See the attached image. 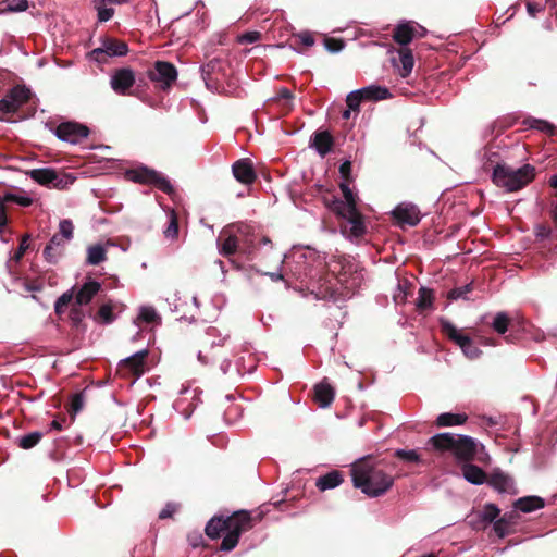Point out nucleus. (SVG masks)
<instances>
[{
	"mask_svg": "<svg viewBox=\"0 0 557 557\" xmlns=\"http://www.w3.org/2000/svg\"><path fill=\"white\" fill-rule=\"evenodd\" d=\"M327 268L329 274L335 280V283L326 277H320L317 283H311L312 293L317 297L337 300L339 297H350L360 287L362 273L349 260L345 258L333 260Z\"/></svg>",
	"mask_w": 557,
	"mask_h": 557,
	"instance_id": "nucleus-1",
	"label": "nucleus"
},
{
	"mask_svg": "<svg viewBox=\"0 0 557 557\" xmlns=\"http://www.w3.org/2000/svg\"><path fill=\"white\" fill-rule=\"evenodd\" d=\"M262 518L263 512L258 510H238L226 518L214 516L207 523L205 532L212 540L219 539L222 532H226L221 542L220 549L231 552L237 546L240 535L251 530Z\"/></svg>",
	"mask_w": 557,
	"mask_h": 557,
	"instance_id": "nucleus-2",
	"label": "nucleus"
},
{
	"mask_svg": "<svg viewBox=\"0 0 557 557\" xmlns=\"http://www.w3.org/2000/svg\"><path fill=\"white\" fill-rule=\"evenodd\" d=\"M351 476L354 486L370 497L385 494L394 484V478L385 473L370 457L352 465Z\"/></svg>",
	"mask_w": 557,
	"mask_h": 557,
	"instance_id": "nucleus-3",
	"label": "nucleus"
},
{
	"mask_svg": "<svg viewBox=\"0 0 557 557\" xmlns=\"http://www.w3.org/2000/svg\"><path fill=\"white\" fill-rule=\"evenodd\" d=\"M428 444L441 454L451 453L458 461L463 463L473 461L478 453L476 441L468 435L440 433L432 436Z\"/></svg>",
	"mask_w": 557,
	"mask_h": 557,
	"instance_id": "nucleus-4",
	"label": "nucleus"
},
{
	"mask_svg": "<svg viewBox=\"0 0 557 557\" xmlns=\"http://www.w3.org/2000/svg\"><path fill=\"white\" fill-rule=\"evenodd\" d=\"M323 205L337 218L343 219L341 224L342 233L350 239H359L367 232L364 216L356 206L344 207L342 199L336 196L329 198L323 196Z\"/></svg>",
	"mask_w": 557,
	"mask_h": 557,
	"instance_id": "nucleus-5",
	"label": "nucleus"
},
{
	"mask_svg": "<svg viewBox=\"0 0 557 557\" xmlns=\"http://www.w3.org/2000/svg\"><path fill=\"white\" fill-rule=\"evenodd\" d=\"M535 178V168L531 164H524L519 169H513L507 164H497L494 168L492 181L508 193L522 189Z\"/></svg>",
	"mask_w": 557,
	"mask_h": 557,
	"instance_id": "nucleus-6",
	"label": "nucleus"
},
{
	"mask_svg": "<svg viewBox=\"0 0 557 557\" xmlns=\"http://www.w3.org/2000/svg\"><path fill=\"white\" fill-rule=\"evenodd\" d=\"M101 284L94 280H88L77 289L76 286H73L55 300V314L61 317L72 301H75L78 306L90 304L94 297L101 290Z\"/></svg>",
	"mask_w": 557,
	"mask_h": 557,
	"instance_id": "nucleus-7",
	"label": "nucleus"
},
{
	"mask_svg": "<svg viewBox=\"0 0 557 557\" xmlns=\"http://www.w3.org/2000/svg\"><path fill=\"white\" fill-rule=\"evenodd\" d=\"M125 176L131 182L153 186L165 194L170 195L173 193L170 181L158 171L148 166L143 165L127 170Z\"/></svg>",
	"mask_w": 557,
	"mask_h": 557,
	"instance_id": "nucleus-8",
	"label": "nucleus"
},
{
	"mask_svg": "<svg viewBox=\"0 0 557 557\" xmlns=\"http://www.w3.org/2000/svg\"><path fill=\"white\" fill-rule=\"evenodd\" d=\"M227 337H222L215 327H209L206 335L200 339L198 359L207 364L213 362L222 355V348Z\"/></svg>",
	"mask_w": 557,
	"mask_h": 557,
	"instance_id": "nucleus-9",
	"label": "nucleus"
},
{
	"mask_svg": "<svg viewBox=\"0 0 557 557\" xmlns=\"http://www.w3.org/2000/svg\"><path fill=\"white\" fill-rule=\"evenodd\" d=\"M148 77L156 87L168 90L177 79V70L171 62L156 61L153 67L148 71Z\"/></svg>",
	"mask_w": 557,
	"mask_h": 557,
	"instance_id": "nucleus-10",
	"label": "nucleus"
},
{
	"mask_svg": "<svg viewBox=\"0 0 557 557\" xmlns=\"http://www.w3.org/2000/svg\"><path fill=\"white\" fill-rule=\"evenodd\" d=\"M30 90L25 86H14L0 99V111L7 114L15 113L23 104L28 102Z\"/></svg>",
	"mask_w": 557,
	"mask_h": 557,
	"instance_id": "nucleus-11",
	"label": "nucleus"
},
{
	"mask_svg": "<svg viewBox=\"0 0 557 557\" xmlns=\"http://www.w3.org/2000/svg\"><path fill=\"white\" fill-rule=\"evenodd\" d=\"M55 136L70 144H78L89 135V128L86 125L74 121L60 123L54 129Z\"/></svg>",
	"mask_w": 557,
	"mask_h": 557,
	"instance_id": "nucleus-12",
	"label": "nucleus"
},
{
	"mask_svg": "<svg viewBox=\"0 0 557 557\" xmlns=\"http://www.w3.org/2000/svg\"><path fill=\"white\" fill-rule=\"evenodd\" d=\"M148 357V350L143 349L136 354L121 360L117 364V372L122 376L133 375L139 377L145 372V362Z\"/></svg>",
	"mask_w": 557,
	"mask_h": 557,
	"instance_id": "nucleus-13",
	"label": "nucleus"
},
{
	"mask_svg": "<svg viewBox=\"0 0 557 557\" xmlns=\"http://www.w3.org/2000/svg\"><path fill=\"white\" fill-rule=\"evenodd\" d=\"M135 74L129 67L115 70L111 76V87L119 95L129 94L131 87L135 84Z\"/></svg>",
	"mask_w": 557,
	"mask_h": 557,
	"instance_id": "nucleus-14",
	"label": "nucleus"
},
{
	"mask_svg": "<svg viewBox=\"0 0 557 557\" xmlns=\"http://www.w3.org/2000/svg\"><path fill=\"white\" fill-rule=\"evenodd\" d=\"M232 173L235 180L244 185H250L257 180L253 164L248 158L235 161L232 165Z\"/></svg>",
	"mask_w": 557,
	"mask_h": 557,
	"instance_id": "nucleus-15",
	"label": "nucleus"
},
{
	"mask_svg": "<svg viewBox=\"0 0 557 557\" xmlns=\"http://www.w3.org/2000/svg\"><path fill=\"white\" fill-rule=\"evenodd\" d=\"M124 309L123 304L114 302L112 299L103 301L95 314L90 313V317L98 324H111L116 319L114 310L121 312Z\"/></svg>",
	"mask_w": 557,
	"mask_h": 557,
	"instance_id": "nucleus-16",
	"label": "nucleus"
},
{
	"mask_svg": "<svg viewBox=\"0 0 557 557\" xmlns=\"http://www.w3.org/2000/svg\"><path fill=\"white\" fill-rule=\"evenodd\" d=\"M486 483L499 493L515 494L517 492L513 479L500 470H494L487 476Z\"/></svg>",
	"mask_w": 557,
	"mask_h": 557,
	"instance_id": "nucleus-17",
	"label": "nucleus"
},
{
	"mask_svg": "<svg viewBox=\"0 0 557 557\" xmlns=\"http://www.w3.org/2000/svg\"><path fill=\"white\" fill-rule=\"evenodd\" d=\"M67 242L60 234H54L48 245L44 249V258L51 264H57L59 259L64 255L65 244Z\"/></svg>",
	"mask_w": 557,
	"mask_h": 557,
	"instance_id": "nucleus-18",
	"label": "nucleus"
},
{
	"mask_svg": "<svg viewBox=\"0 0 557 557\" xmlns=\"http://www.w3.org/2000/svg\"><path fill=\"white\" fill-rule=\"evenodd\" d=\"M424 28L421 27V32L411 25L409 22L398 24L393 32V39L401 47L407 46L412 41L416 36L422 37L424 35Z\"/></svg>",
	"mask_w": 557,
	"mask_h": 557,
	"instance_id": "nucleus-19",
	"label": "nucleus"
},
{
	"mask_svg": "<svg viewBox=\"0 0 557 557\" xmlns=\"http://www.w3.org/2000/svg\"><path fill=\"white\" fill-rule=\"evenodd\" d=\"M393 216L400 225L409 226H416L421 220L419 209L412 205L396 207Z\"/></svg>",
	"mask_w": 557,
	"mask_h": 557,
	"instance_id": "nucleus-20",
	"label": "nucleus"
},
{
	"mask_svg": "<svg viewBox=\"0 0 557 557\" xmlns=\"http://www.w3.org/2000/svg\"><path fill=\"white\" fill-rule=\"evenodd\" d=\"M313 391L314 401L319 405V407L327 408L331 406L335 397V391L326 380L315 384Z\"/></svg>",
	"mask_w": 557,
	"mask_h": 557,
	"instance_id": "nucleus-21",
	"label": "nucleus"
},
{
	"mask_svg": "<svg viewBox=\"0 0 557 557\" xmlns=\"http://www.w3.org/2000/svg\"><path fill=\"white\" fill-rule=\"evenodd\" d=\"M440 327L441 332L456 345H458L461 349L466 346V344L470 341L471 337L462 334L450 321L446 319H440Z\"/></svg>",
	"mask_w": 557,
	"mask_h": 557,
	"instance_id": "nucleus-22",
	"label": "nucleus"
},
{
	"mask_svg": "<svg viewBox=\"0 0 557 557\" xmlns=\"http://www.w3.org/2000/svg\"><path fill=\"white\" fill-rule=\"evenodd\" d=\"M334 146V137L329 131H320L313 134L311 147H313L321 157L331 152Z\"/></svg>",
	"mask_w": 557,
	"mask_h": 557,
	"instance_id": "nucleus-23",
	"label": "nucleus"
},
{
	"mask_svg": "<svg viewBox=\"0 0 557 557\" xmlns=\"http://www.w3.org/2000/svg\"><path fill=\"white\" fill-rule=\"evenodd\" d=\"M463 478L472 484L480 485L486 483L487 474L486 472L476 465L470 462H466L461 467Z\"/></svg>",
	"mask_w": 557,
	"mask_h": 557,
	"instance_id": "nucleus-24",
	"label": "nucleus"
},
{
	"mask_svg": "<svg viewBox=\"0 0 557 557\" xmlns=\"http://www.w3.org/2000/svg\"><path fill=\"white\" fill-rule=\"evenodd\" d=\"M358 90L361 91L364 101H380L392 97L388 88L377 85H370Z\"/></svg>",
	"mask_w": 557,
	"mask_h": 557,
	"instance_id": "nucleus-25",
	"label": "nucleus"
},
{
	"mask_svg": "<svg viewBox=\"0 0 557 557\" xmlns=\"http://www.w3.org/2000/svg\"><path fill=\"white\" fill-rule=\"evenodd\" d=\"M101 45L110 57H122L128 52L127 44L113 37H104Z\"/></svg>",
	"mask_w": 557,
	"mask_h": 557,
	"instance_id": "nucleus-26",
	"label": "nucleus"
},
{
	"mask_svg": "<svg viewBox=\"0 0 557 557\" xmlns=\"http://www.w3.org/2000/svg\"><path fill=\"white\" fill-rule=\"evenodd\" d=\"M219 251L222 256L228 258L233 256L238 249V238L236 235H227L224 237L222 233L218 238Z\"/></svg>",
	"mask_w": 557,
	"mask_h": 557,
	"instance_id": "nucleus-27",
	"label": "nucleus"
},
{
	"mask_svg": "<svg viewBox=\"0 0 557 557\" xmlns=\"http://www.w3.org/2000/svg\"><path fill=\"white\" fill-rule=\"evenodd\" d=\"M545 502L539 496H525L515 502V508L522 512H532L536 509L543 508Z\"/></svg>",
	"mask_w": 557,
	"mask_h": 557,
	"instance_id": "nucleus-28",
	"label": "nucleus"
},
{
	"mask_svg": "<svg viewBox=\"0 0 557 557\" xmlns=\"http://www.w3.org/2000/svg\"><path fill=\"white\" fill-rule=\"evenodd\" d=\"M467 420L468 416L466 413L444 412L436 418L435 424L438 428H446L461 425L466 423Z\"/></svg>",
	"mask_w": 557,
	"mask_h": 557,
	"instance_id": "nucleus-29",
	"label": "nucleus"
},
{
	"mask_svg": "<svg viewBox=\"0 0 557 557\" xmlns=\"http://www.w3.org/2000/svg\"><path fill=\"white\" fill-rule=\"evenodd\" d=\"M398 58L400 63L399 74L401 77H407L414 65V59L411 49L401 47L398 50Z\"/></svg>",
	"mask_w": 557,
	"mask_h": 557,
	"instance_id": "nucleus-30",
	"label": "nucleus"
},
{
	"mask_svg": "<svg viewBox=\"0 0 557 557\" xmlns=\"http://www.w3.org/2000/svg\"><path fill=\"white\" fill-rule=\"evenodd\" d=\"M499 513L500 510L495 504H485L482 511L478 513L480 522L476 527L485 529L487 524L495 522V520L499 517Z\"/></svg>",
	"mask_w": 557,
	"mask_h": 557,
	"instance_id": "nucleus-31",
	"label": "nucleus"
},
{
	"mask_svg": "<svg viewBox=\"0 0 557 557\" xmlns=\"http://www.w3.org/2000/svg\"><path fill=\"white\" fill-rule=\"evenodd\" d=\"M29 177L40 185L52 186L53 180H57V171L48 168L34 169L29 172Z\"/></svg>",
	"mask_w": 557,
	"mask_h": 557,
	"instance_id": "nucleus-32",
	"label": "nucleus"
},
{
	"mask_svg": "<svg viewBox=\"0 0 557 557\" xmlns=\"http://www.w3.org/2000/svg\"><path fill=\"white\" fill-rule=\"evenodd\" d=\"M343 481L342 472L334 470L320 476L317 481V486L320 491H325L338 486Z\"/></svg>",
	"mask_w": 557,
	"mask_h": 557,
	"instance_id": "nucleus-33",
	"label": "nucleus"
},
{
	"mask_svg": "<svg viewBox=\"0 0 557 557\" xmlns=\"http://www.w3.org/2000/svg\"><path fill=\"white\" fill-rule=\"evenodd\" d=\"M72 307L69 311V320L73 327L76 330H85L86 325L84 323L85 312L83 310V306L76 305L75 301H72Z\"/></svg>",
	"mask_w": 557,
	"mask_h": 557,
	"instance_id": "nucleus-34",
	"label": "nucleus"
},
{
	"mask_svg": "<svg viewBox=\"0 0 557 557\" xmlns=\"http://www.w3.org/2000/svg\"><path fill=\"white\" fill-rule=\"evenodd\" d=\"M493 530L500 539L508 535L512 530L511 515H504L503 517L497 518L493 524Z\"/></svg>",
	"mask_w": 557,
	"mask_h": 557,
	"instance_id": "nucleus-35",
	"label": "nucleus"
},
{
	"mask_svg": "<svg viewBox=\"0 0 557 557\" xmlns=\"http://www.w3.org/2000/svg\"><path fill=\"white\" fill-rule=\"evenodd\" d=\"M107 259V251L101 245H94L87 249L86 262L91 265H98Z\"/></svg>",
	"mask_w": 557,
	"mask_h": 557,
	"instance_id": "nucleus-36",
	"label": "nucleus"
},
{
	"mask_svg": "<svg viewBox=\"0 0 557 557\" xmlns=\"http://www.w3.org/2000/svg\"><path fill=\"white\" fill-rule=\"evenodd\" d=\"M434 300V294L432 289L426 287H421L418 292V298L416 300V306L419 311L428 310L432 307Z\"/></svg>",
	"mask_w": 557,
	"mask_h": 557,
	"instance_id": "nucleus-37",
	"label": "nucleus"
},
{
	"mask_svg": "<svg viewBox=\"0 0 557 557\" xmlns=\"http://www.w3.org/2000/svg\"><path fill=\"white\" fill-rule=\"evenodd\" d=\"M510 326L513 327V324L506 312L496 313L492 322V327L496 333L505 334Z\"/></svg>",
	"mask_w": 557,
	"mask_h": 557,
	"instance_id": "nucleus-38",
	"label": "nucleus"
},
{
	"mask_svg": "<svg viewBox=\"0 0 557 557\" xmlns=\"http://www.w3.org/2000/svg\"><path fill=\"white\" fill-rule=\"evenodd\" d=\"M42 436V433L39 431L28 433L17 438V445L22 449H30L41 441Z\"/></svg>",
	"mask_w": 557,
	"mask_h": 557,
	"instance_id": "nucleus-39",
	"label": "nucleus"
},
{
	"mask_svg": "<svg viewBox=\"0 0 557 557\" xmlns=\"http://www.w3.org/2000/svg\"><path fill=\"white\" fill-rule=\"evenodd\" d=\"M178 216L177 213L172 210L169 214V223L166 228L163 231L164 237L171 240L177 239L178 237Z\"/></svg>",
	"mask_w": 557,
	"mask_h": 557,
	"instance_id": "nucleus-40",
	"label": "nucleus"
},
{
	"mask_svg": "<svg viewBox=\"0 0 557 557\" xmlns=\"http://www.w3.org/2000/svg\"><path fill=\"white\" fill-rule=\"evenodd\" d=\"M108 2L106 0H94V7L98 13L99 22H107L114 15V9L107 8Z\"/></svg>",
	"mask_w": 557,
	"mask_h": 557,
	"instance_id": "nucleus-41",
	"label": "nucleus"
},
{
	"mask_svg": "<svg viewBox=\"0 0 557 557\" xmlns=\"http://www.w3.org/2000/svg\"><path fill=\"white\" fill-rule=\"evenodd\" d=\"M394 456L405 462L409 463H420L421 457L416 450H405V449H397L394 453Z\"/></svg>",
	"mask_w": 557,
	"mask_h": 557,
	"instance_id": "nucleus-42",
	"label": "nucleus"
},
{
	"mask_svg": "<svg viewBox=\"0 0 557 557\" xmlns=\"http://www.w3.org/2000/svg\"><path fill=\"white\" fill-rule=\"evenodd\" d=\"M138 318L146 323L160 322L161 318L153 307L145 306L140 308Z\"/></svg>",
	"mask_w": 557,
	"mask_h": 557,
	"instance_id": "nucleus-43",
	"label": "nucleus"
},
{
	"mask_svg": "<svg viewBox=\"0 0 557 557\" xmlns=\"http://www.w3.org/2000/svg\"><path fill=\"white\" fill-rule=\"evenodd\" d=\"M339 188L343 193L344 200H342V205L344 207L356 206L357 205V196L352 193L347 182H343L339 184Z\"/></svg>",
	"mask_w": 557,
	"mask_h": 557,
	"instance_id": "nucleus-44",
	"label": "nucleus"
},
{
	"mask_svg": "<svg viewBox=\"0 0 557 557\" xmlns=\"http://www.w3.org/2000/svg\"><path fill=\"white\" fill-rule=\"evenodd\" d=\"M473 285L472 283L466 284L460 287H455L448 292V299L450 300H457V299H467L468 293L472 292Z\"/></svg>",
	"mask_w": 557,
	"mask_h": 557,
	"instance_id": "nucleus-45",
	"label": "nucleus"
},
{
	"mask_svg": "<svg viewBox=\"0 0 557 557\" xmlns=\"http://www.w3.org/2000/svg\"><path fill=\"white\" fill-rule=\"evenodd\" d=\"M361 101H364V99L362 98L361 91L359 90L351 91L346 97V103L348 109L357 113L360 111Z\"/></svg>",
	"mask_w": 557,
	"mask_h": 557,
	"instance_id": "nucleus-46",
	"label": "nucleus"
},
{
	"mask_svg": "<svg viewBox=\"0 0 557 557\" xmlns=\"http://www.w3.org/2000/svg\"><path fill=\"white\" fill-rule=\"evenodd\" d=\"M74 225L71 220L64 219L59 224V232L62 238L70 242L73 238Z\"/></svg>",
	"mask_w": 557,
	"mask_h": 557,
	"instance_id": "nucleus-47",
	"label": "nucleus"
},
{
	"mask_svg": "<svg viewBox=\"0 0 557 557\" xmlns=\"http://www.w3.org/2000/svg\"><path fill=\"white\" fill-rule=\"evenodd\" d=\"M84 401H85V399H84V393L83 392H78V393L73 395L72 401H71V406H70V409H69V412H70V414L72 416L73 419L83 409Z\"/></svg>",
	"mask_w": 557,
	"mask_h": 557,
	"instance_id": "nucleus-48",
	"label": "nucleus"
},
{
	"mask_svg": "<svg viewBox=\"0 0 557 557\" xmlns=\"http://www.w3.org/2000/svg\"><path fill=\"white\" fill-rule=\"evenodd\" d=\"M461 350L463 355L470 360L478 359L482 355V350L473 343L471 338Z\"/></svg>",
	"mask_w": 557,
	"mask_h": 557,
	"instance_id": "nucleus-49",
	"label": "nucleus"
},
{
	"mask_svg": "<svg viewBox=\"0 0 557 557\" xmlns=\"http://www.w3.org/2000/svg\"><path fill=\"white\" fill-rule=\"evenodd\" d=\"M531 127L539 129L550 136L554 135L555 133V126L552 123L544 120H533V122L531 123Z\"/></svg>",
	"mask_w": 557,
	"mask_h": 557,
	"instance_id": "nucleus-50",
	"label": "nucleus"
},
{
	"mask_svg": "<svg viewBox=\"0 0 557 557\" xmlns=\"http://www.w3.org/2000/svg\"><path fill=\"white\" fill-rule=\"evenodd\" d=\"M324 45H325V48L330 52H333V53L339 52L345 47L343 39L333 38V37L325 38Z\"/></svg>",
	"mask_w": 557,
	"mask_h": 557,
	"instance_id": "nucleus-51",
	"label": "nucleus"
},
{
	"mask_svg": "<svg viewBox=\"0 0 557 557\" xmlns=\"http://www.w3.org/2000/svg\"><path fill=\"white\" fill-rule=\"evenodd\" d=\"M5 7L11 12H23L28 8L27 0H5Z\"/></svg>",
	"mask_w": 557,
	"mask_h": 557,
	"instance_id": "nucleus-52",
	"label": "nucleus"
},
{
	"mask_svg": "<svg viewBox=\"0 0 557 557\" xmlns=\"http://www.w3.org/2000/svg\"><path fill=\"white\" fill-rule=\"evenodd\" d=\"M3 200L7 202H14L22 207H29L33 203L32 198L29 197H23V196H16L14 194H7L3 196Z\"/></svg>",
	"mask_w": 557,
	"mask_h": 557,
	"instance_id": "nucleus-53",
	"label": "nucleus"
},
{
	"mask_svg": "<svg viewBox=\"0 0 557 557\" xmlns=\"http://www.w3.org/2000/svg\"><path fill=\"white\" fill-rule=\"evenodd\" d=\"M534 233L536 238L541 240L553 236V230L546 223L537 224L534 228Z\"/></svg>",
	"mask_w": 557,
	"mask_h": 557,
	"instance_id": "nucleus-54",
	"label": "nucleus"
},
{
	"mask_svg": "<svg viewBox=\"0 0 557 557\" xmlns=\"http://www.w3.org/2000/svg\"><path fill=\"white\" fill-rule=\"evenodd\" d=\"M89 55L94 61H96L98 63H106V62H108V59L110 58V55L108 54L106 49L102 47V45L99 48H96L92 51H90Z\"/></svg>",
	"mask_w": 557,
	"mask_h": 557,
	"instance_id": "nucleus-55",
	"label": "nucleus"
},
{
	"mask_svg": "<svg viewBox=\"0 0 557 557\" xmlns=\"http://www.w3.org/2000/svg\"><path fill=\"white\" fill-rule=\"evenodd\" d=\"M30 238V236L28 234H25L22 239H21V243H20V246L17 248V250L14 252V256H13V259L18 262L23 256L25 255L26 250L28 249L29 245H28V239Z\"/></svg>",
	"mask_w": 557,
	"mask_h": 557,
	"instance_id": "nucleus-56",
	"label": "nucleus"
},
{
	"mask_svg": "<svg viewBox=\"0 0 557 557\" xmlns=\"http://www.w3.org/2000/svg\"><path fill=\"white\" fill-rule=\"evenodd\" d=\"M180 505L175 503H168L159 513V519L164 520L172 518L173 515L178 510Z\"/></svg>",
	"mask_w": 557,
	"mask_h": 557,
	"instance_id": "nucleus-57",
	"label": "nucleus"
},
{
	"mask_svg": "<svg viewBox=\"0 0 557 557\" xmlns=\"http://www.w3.org/2000/svg\"><path fill=\"white\" fill-rule=\"evenodd\" d=\"M221 64L218 59H213L209 61L207 64L202 65L201 71L203 75H210L211 73L220 70Z\"/></svg>",
	"mask_w": 557,
	"mask_h": 557,
	"instance_id": "nucleus-58",
	"label": "nucleus"
},
{
	"mask_svg": "<svg viewBox=\"0 0 557 557\" xmlns=\"http://www.w3.org/2000/svg\"><path fill=\"white\" fill-rule=\"evenodd\" d=\"M261 38V34L259 32H247L240 36V42L245 44H253L259 41Z\"/></svg>",
	"mask_w": 557,
	"mask_h": 557,
	"instance_id": "nucleus-59",
	"label": "nucleus"
},
{
	"mask_svg": "<svg viewBox=\"0 0 557 557\" xmlns=\"http://www.w3.org/2000/svg\"><path fill=\"white\" fill-rule=\"evenodd\" d=\"M7 201L0 199V234L4 231L8 224V215H7Z\"/></svg>",
	"mask_w": 557,
	"mask_h": 557,
	"instance_id": "nucleus-60",
	"label": "nucleus"
},
{
	"mask_svg": "<svg viewBox=\"0 0 557 557\" xmlns=\"http://www.w3.org/2000/svg\"><path fill=\"white\" fill-rule=\"evenodd\" d=\"M52 186L59 189H63L67 186L70 182L67 175H62L57 172V180H53Z\"/></svg>",
	"mask_w": 557,
	"mask_h": 557,
	"instance_id": "nucleus-61",
	"label": "nucleus"
},
{
	"mask_svg": "<svg viewBox=\"0 0 557 557\" xmlns=\"http://www.w3.org/2000/svg\"><path fill=\"white\" fill-rule=\"evenodd\" d=\"M339 173L341 176L348 182L350 180V173H351V163L350 161H345L339 165Z\"/></svg>",
	"mask_w": 557,
	"mask_h": 557,
	"instance_id": "nucleus-62",
	"label": "nucleus"
},
{
	"mask_svg": "<svg viewBox=\"0 0 557 557\" xmlns=\"http://www.w3.org/2000/svg\"><path fill=\"white\" fill-rule=\"evenodd\" d=\"M298 38L304 46L311 47L314 44L313 36L308 32H304V33L299 34Z\"/></svg>",
	"mask_w": 557,
	"mask_h": 557,
	"instance_id": "nucleus-63",
	"label": "nucleus"
},
{
	"mask_svg": "<svg viewBox=\"0 0 557 557\" xmlns=\"http://www.w3.org/2000/svg\"><path fill=\"white\" fill-rule=\"evenodd\" d=\"M277 95L280 99L287 102H290L294 98L293 92L286 87L281 88Z\"/></svg>",
	"mask_w": 557,
	"mask_h": 557,
	"instance_id": "nucleus-64",
	"label": "nucleus"
}]
</instances>
